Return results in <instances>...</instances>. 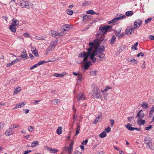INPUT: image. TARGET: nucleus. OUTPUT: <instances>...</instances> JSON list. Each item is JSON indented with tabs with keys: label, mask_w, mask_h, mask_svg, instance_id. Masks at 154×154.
<instances>
[{
	"label": "nucleus",
	"mask_w": 154,
	"mask_h": 154,
	"mask_svg": "<svg viewBox=\"0 0 154 154\" xmlns=\"http://www.w3.org/2000/svg\"><path fill=\"white\" fill-rule=\"evenodd\" d=\"M133 14V11H128L126 12L125 16H131Z\"/></svg>",
	"instance_id": "obj_31"
},
{
	"label": "nucleus",
	"mask_w": 154,
	"mask_h": 154,
	"mask_svg": "<svg viewBox=\"0 0 154 154\" xmlns=\"http://www.w3.org/2000/svg\"><path fill=\"white\" fill-rule=\"evenodd\" d=\"M49 34L50 35H51L55 37L57 36V32L54 30H51Z\"/></svg>",
	"instance_id": "obj_28"
},
{
	"label": "nucleus",
	"mask_w": 154,
	"mask_h": 154,
	"mask_svg": "<svg viewBox=\"0 0 154 154\" xmlns=\"http://www.w3.org/2000/svg\"><path fill=\"white\" fill-rule=\"evenodd\" d=\"M144 55V54L142 52H140L138 53L137 55V57H140V56L142 57H143Z\"/></svg>",
	"instance_id": "obj_58"
},
{
	"label": "nucleus",
	"mask_w": 154,
	"mask_h": 154,
	"mask_svg": "<svg viewBox=\"0 0 154 154\" xmlns=\"http://www.w3.org/2000/svg\"><path fill=\"white\" fill-rule=\"evenodd\" d=\"M63 26H65L64 28L67 29V30L70 27V26L69 25H65Z\"/></svg>",
	"instance_id": "obj_53"
},
{
	"label": "nucleus",
	"mask_w": 154,
	"mask_h": 154,
	"mask_svg": "<svg viewBox=\"0 0 154 154\" xmlns=\"http://www.w3.org/2000/svg\"><path fill=\"white\" fill-rule=\"evenodd\" d=\"M82 79V76L79 74V75H78V82H80L81 81V80Z\"/></svg>",
	"instance_id": "obj_49"
},
{
	"label": "nucleus",
	"mask_w": 154,
	"mask_h": 154,
	"mask_svg": "<svg viewBox=\"0 0 154 154\" xmlns=\"http://www.w3.org/2000/svg\"><path fill=\"white\" fill-rule=\"evenodd\" d=\"M90 94L91 97L94 98H99L101 97L100 91L97 88H95Z\"/></svg>",
	"instance_id": "obj_3"
},
{
	"label": "nucleus",
	"mask_w": 154,
	"mask_h": 154,
	"mask_svg": "<svg viewBox=\"0 0 154 154\" xmlns=\"http://www.w3.org/2000/svg\"><path fill=\"white\" fill-rule=\"evenodd\" d=\"M110 123L111 124V126L112 127L114 124V120H113V119H110Z\"/></svg>",
	"instance_id": "obj_60"
},
{
	"label": "nucleus",
	"mask_w": 154,
	"mask_h": 154,
	"mask_svg": "<svg viewBox=\"0 0 154 154\" xmlns=\"http://www.w3.org/2000/svg\"><path fill=\"white\" fill-rule=\"evenodd\" d=\"M121 29H119V30L116 31V33H115V35L116 36H119V35L120 33Z\"/></svg>",
	"instance_id": "obj_46"
},
{
	"label": "nucleus",
	"mask_w": 154,
	"mask_h": 154,
	"mask_svg": "<svg viewBox=\"0 0 154 154\" xmlns=\"http://www.w3.org/2000/svg\"><path fill=\"white\" fill-rule=\"evenodd\" d=\"M55 45H53L51 42L50 44V46L47 48V51L49 52L52 51L55 48Z\"/></svg>",
	"instance_id": "obj_16"
},
{
	"label": "nucleus",
	"mask_w": 154,
	"mask_h": 154,
	"mask_svg": "<svg viewBox=\"0 0 154 154\" xmlns=\"http://www.w3.org/2000/svg\"><path fill=\"white\" fill-rule=\"evenodd\" d=\"M85 97L83 93H80L78 94V97L77 98V100L78 101H79L81 100H85Z\"/></svg>",
	"instance_id": "obj_12"
},
{
	"label": "nucleus",
	"mask_w": 154,
	"mask_h": 154,
	"mask_svg": "<svg viewBox=\"0 0 154 154\" xmlns=\"http://www.w3.org/2000/svg\"><path fill=\"white\" fill-rule=\"evenodd\" d=\"M149 38L152 40H154V36L152 35H149Z\"/></svg>",
	"instance_id": "obj_64"
},
{
	"label": "nucleus",
	"mask_w": 154,
	"mask_h": 154,
	"mask_svg": "<svg viewBox=\"0 0 154 154\" xmlns=\"http://www.w3.org/2000/svg\"><path fill=\"white\" fill-rule=\"evenodd\" d=\"M35 39L37 40H40L41 39L44 40L45 39L46 37L45 36H43L42 37H39L38 36H35Z\"/></svg>",
	"instance_id": "obj_41"
},
{
	"label": "nucleus",
	"mask_w": 154,
	"mask_h": 154,
	"mask_svg": "<svg viewBox=\"0 0 154 154\" xmlns=\"http://www.w3.org/2000/svg\"><path fill=\"white\" fill-rule=\"evenodd\" d=\"M138 44V43L137 42H136L134 45H133L131 47V48L132 49H134V50H137V47Z\"/></svg>",
	"instance_id": "obj_36"
},
{
	"label": "nucleus",
	"mask_w": 154,
	"mask_h": 154,
	"mask_svg": "<svg viewBox=\"0 0 154 154\" xmlns=\"http://www.w3.org/2000/svg\"><path fill=\"white\" fill-rule=\"evenodd\" d=\"M5 133L6 135H9L11 134L12 133L11 132V131H10L9 128L5 132Z\"/></svg>",
	"instance_id": "obj_44"
},
{
	"label": "nucleus",
	"mask_w": 154,
	"mask_h": 154,
	"mask_svg": "<svg viewBox=\"0 0 154 154\" xmlns=\"http://www.w3.org/2000/svg\"><path fill=\"white\" fill-rule=\"evenodd\" d=\"M118 18H117L116 17H115L114 19H112V20L113 23L117 22L118 21Z\"/></svg>",
	"instance_id": "obj_55"
},
{
	"label": "nucleus",
	"mask_w": 154,
	"mask_h": 154,
	"mask_svg": "<svg viewBox=\"0 0 154 154\" xmlns=\"http://www.w3.org/2000/svg\"><path fill=\"white\" fill-rule=\"evenodd\" d=\"M132 118L134 119V117L133 116L131 117H128L127 118L128 121L129 122H131L132 120Z\"/></svg>",
	"instance_id": "obj_63"
},
{
	"label": "nucleus",
	"mask_w": 154,
	"mask_h": 154,
	"mask_svg": "<svg viewBox=\"0 0 154 154\" xmlns=\"http://www.w3.org/2000/svg\"><path fill=\"white\" fill-rule=\"evenodd\" d=\"M105 130L106 132L109 133L111 131V128L110 127H108L105 129Z\"/></svg>",
	"instance_id": "obj_51"
},
{
	"label": "nucleus",
	"mask_w": 154,
	"mask_h": 154,
	"mask_svg": "<svg viewBox=\"0 0 154 154\" xmlns=\"http://www.w3.org/2000/svg\"><path fill=\"white\" fill-rule=\"evenodd\" d=\"M85 63L84 66V68L85 69H87L89 67V65L88 64L87 61L85 62Z\"/></svg>",
	"instance_id": "obj_37"
},
{
	"label": "nucleus",
	"mask_w": 154,
	"mask_h": 154,
	"mask_svg": "<svg viewBox=\"0 0 154 154\" xmlns=\"http://www.w3.org/2000/svg\"><path fill=\"white\" fill-rule=\"evenodd\" d=\"M33 128L32 127L30 126L28 127V130L29 131L32 132L33 130Z\"/></svg>",
	"instance_id": "obj_62"
},
{
	"label": "nucleus",
	"mask_w": 154,
	"mask_h": 154,
	"mask_svg": "<svg viewBox=\"0 0 154 154\" xmlns=\"http://www.w3.org/2000/svg\"><path fill=\"white\" fill-rule=\"evenodd\" d=\"M130 62L135 64H137V60H136L134 59L132 60H130Z\"/></svg>",
	"instance_id": "obj_52"
},
{
	"label": "nucleus",
	"mask_w": 154,
	"mask_h": 154,
	"mask_svg": "<svg viewBox=\"0 0 154 154\" xmlns=\"http://www.w3.org/2000/svg\"><path fill=\"white\" fill-rule=\"evenodd\" d=\"M152 20V18H148L147 19L145 20V23L146 24L149 23Z\"/></svg>",
	"instance_id": "obj_47"
},
{
	"label": "nucleus",
	"mask_w": 154,
	"mask_h": 154,
	"mask_svg": "<svg viewBox=\"0 0 154 154\" xmlns=\"http://www.w3.org/2000/svg\"><path fill=\"white\" fill-rule=\"evenodd\" d=\"M23 36L25 37H29L30 35L28 33H25L23 34Z\"/></svg>",
	"instance_id": "obj_57"
},
{
	"label": "nucleus",
	"mask_w": 154,
	"mask_h": 154,
	"mask_svg": "<svg viewBox=\"0 0 154 154\" xmlns=\"http://www.w3.org/2000/svg\"><path fill=\"white\" fill-rule=\"evenodd\" d=\"M19 24V21L16 19L14 18L12 20V25L15 26H17Z\"/></svg>",
	"instance_id": "obj_18"
},
{
	"label": "nucleus",
	"mask_w": 154,
	"mask_h": 154,
	"mask_svg": "<svg viewBox=\"0 0 154 154\" xmlns=\"http://www.w3.org/2000/svg\"><path fill=\"white\" fill-rule=\"evenodd\" d=\"M20 60L21 59L20 58H19L18 59H16L15 60L12 61L11 62V65H12L15 64L17 63L20 62Z\"/></svg>",
	"instance_id": "obj_33"
},
{
	"label": "nucleus",
	"mask_w": 154,
	"mask_h": 154,
	"mask_svg": "<svg viewBox=\"0 0 154 154\" xmlns=\"http://www.w3.org/2000/svg\"><path fill=\"white\" fill-rule=\"evenodd\" d=\"M45 149H47L48 150L50 151L51 153H55L58 151V150L56 149L50 148L48 146H45Z\"/></svg>",
	"instance_id": "obj_13"
},
{
	"label": "nucleus",
	"mask_w": 154,
	"mask_h": 154,
	"mask_svg": "<svg viewBox=\"0 0 154 154\" xmlns=\"http://www.w3.org/2000/svg\"><path fill=\"white\" fill-rule=\"evenodd\" d=\"M57 41H58L57 39H56V40H55L53 42H51V43H52V44H53V45H55V47H56V44L57 42Z\"/></svg>",
	"instance_id": "obj_56"
},
{
	"label": "nucleus",
	"mask_w": 154,
	"mask_h": 154,
	"mask_svg": "<svg viewBox=\"0 0 154 154\" xmlns=\"http://www.w3.org/2000/svg\"><path fill=\"white\" fill-rule=\"evenodd\" d=\"M38 145V142L37 141H35L32 142V147H34Z\"/></svg>",
	"instance_id": "obj_34"
},
{
	"label": "nucleus",
	"mask_w": 154,
	"mask_h": 154,
	"mask_svg": "<svg viewBox=\"0 0 154 154\" xmlns=\"http://www.w3.org/2000/svg\"><path fill=\"white\" fill-rule=\"evenodd\" d=\"M98 40L97 41L99 43V44L100 43L101 44H103L106 41V39L104 38V37L103 36H101L100 38V39H98Z\"/></svg>",
	"instance_id": "obj_14"
},
{
	"label": "nucleus",
	"mask_w": 154,
	"mask_h": 154,
	"mask_svg": "<svg viewBox=\"0 0 154 154\" xmlns=\"http://www.w3.org/2000/svg\"><path fill=\"white\" fill-rule=\"evenodd\" d=\"M38 66V65H37V63L34 65L33 66H32L30 68V69L32 70L34 68Z\"/></svg>",
	"instance_id": "obj_61"
},
{
	"label": "nucleus",
	"mask_w": 154,
	"mask_h": 154,
	"mask_svg": "<svg viewBox=\"0 0 154 154\" xmlns=\"http://www.w3.org/2000/svg\"><path fill=\"white\" fill-rule=\"evenodd\" d=\"M86 13L88 14H94L95 12L92 10H90L87 11Z\"/></svg>",
	"instance_id": "obj_39"
},
{
	"label": "nucleus",
	"mask_w": 154,
	"mask_h": 154,
	"mask_svg": "<svg viewBox=\"0 0 154 154\" xmlns=\"http://www.w3.org/2000/svg\"><path fill=\"white\" fill-rule=\"evenodd\" d=\"M152 128V125H150L148 127H145V129L146 130H149L150 129H151Z\"/></svg>",
	"instance_id": "obj_54"
},
{
	"label": "nucleus",
	"mask_w": 154,
	"mask_h": 154,
	"mask_svg": "<svg viewBox=\"0 0 154 154\" xmlns=\"http://www.w3.org/2000/svg\"><path fill=\"white\" fill-rule=\"evenodd\" d=\"M62 127H59L57 130V134L60 135L62 133Z\"/></svg>",
	"instance_id": "obj_27"
},
{
	"label": "nucleus",
	"mask_w": 154,
	"mask_h": 154,
	"mask_svg": "<svg viewBox=\"0 0 154 154\" xmlns=\"http://www.w3.org/2000/svg\"><path fill=\"white\" fill-rule=\"evenodd\" d=\"M53 76L58 77H62L64 76V75L61 74L55 73L53 75Z\"/></svg>",
	"instance_id": "obj_38"
},
{
	"label": "nucleus",
	"mask_w": 154,
	"mask_h": 154,
	"mask_svg": "<svg viewBox=\"0 0 154 154\" xmlns=\"http://www.w3.org/2000/svg\"><path fill=\"white\" fill-rule=\"evenodd\" d=\"M9 29L12 32H16L17 29L15 26L12 25L10 26Z\"/></svg>",
	"instance_id": "obj_21"
},
{
	"label": "nucleus",
	"mask_w": 154,
	"mask_h": 154,
	"mask_svg": "<svg viewBox=\"0 0 154 154\" xmlns=\"http://www.w3.org/2000/svg\"><path fill=\"white\" fill-rule=\"evenodd\" d=\"M53 61H52V60H48V61H45V60L41 61L37 63V65H38V66L40 65L43 64L44 63H47V62H53Z\"/></svg>",
	"instance_id": "obj_23"
},
{
	"label": "nucleus",
	"mask_w": 154,
	"mask_h": 154,
	"mask_svg": "<svg viewBox=\"0 0 154 154\" xmlns=\"http://www.w3.org/2000/svg\"><path fill=\"white\" fill-rule=\"evenodd\" d=\"M112 26L106 25L104 27L100 26L99 27V29L102 32H103V34H105L107 31H110L112 30Z\"/></svg>",
	"instance_id": "obj_7"
},
{
	"label": "nucleus",
	"mask_w": 154,
	"mask_h": 154,
	"mask_svg": "<svg viewBox=\"0 0 154 154\" xmlns=\"http://www.w3.org/2000/svg\"><path fill=\"white\" fill-rule=\"evenodd\" d=\"M125 127L129 130L130 131H131V128H132V127H131V125L130 123H128L127 125H125Z\"/></svg>",
	"instance_id": "obj_40"
},
{
	"label": "nucleus",
	"mask_w": 154,
	"mask_h": 154,
	"mask_svg": "<svg viewBox=\"0 0 154 154\" xmlns=\"http://www.w3.org/2000/svg\"><path fill=\"white\" fill-rule=\"evenodd\" d=\"M15 91L14 92V95L20 91L21 90V88L20 87H19L18 88H14Z\"/></svg>",
	"instance_id": "obj_22"
},
{
	"label": "nucleus",
	"mask_w": 154,
	"mask_h": 154,
	"mask_svg": "<svg viewBox=\"0 0 154 154\" xmlns=\"http://www.w3.org/2000/svg\"><path fill=\"white\" fill-rule=\"evenodd\" d=\"M116 38L115 36H113L112 37L110 40V44L112 45L114 44Z\"/></svg>",
	"instance_id": "obj_32"
},
{
	"label": "nucleus",
	"mask_w": 154,
	"mask_h": 154,
	"mask_svg": "<svg viewBox=\"0 0 154 154\" xmlns=\"http://www.w3.org/2000/svg\"><path fill=\"white\" fill-rule=\"evenodd\" d=\"M67 13L69 15H72L73 13V11L72 10L69 9L67 11Z\"/></svg>",
	"instance_id": "obj_45"
},
{
	"label": "nucleus",
	"mask_w": 154,
	"mask_h": 154,
	"mask_svg": "<svg viewBox=\"0 0 154 154\" xmlns=\"http://www.w3.org/2000/svg\"><path fill=\"white\" fill-rule=\"evenodd\" d=\"M51 102L54 103H56V104L59 103L60 102V100L58 99L53 100H52Z\"/></svg>",
	"instance_id": "obj_43"
},
{
	"label": "nucleus",
	"mask_w": 154,
	"mask_h": 154,
	"mask_svg": "<svg viewBox=\"0 0 154 154\" xmlns=\"http://www.w3.org/2000/svg\"><path fill=\"white\" fill-rule=\"evenodd\" d=\"M144 116V114L142 110L140 111L137 113L136 117L138 119L137 122L138 124H140V122L141 121V120L142 119Z\"/></svg>",
	"instance_id": "obj_8"
},
{
	"label": "nucleus",
	"mask_w": 154,
	"mask_h": 154,
	"mask_svg": "<svg viewBox=\"0 0 154 154\" xmlns=\"http://www.w3.org/2000/svg\"><path fill=\"white\" fill-rule=\"evenodd\" d=\"M77 128L76 130V132L75 134V136H77L78 134L79 133L80 131V125L78 124H77Z\"/></svg>",
	"instance_id": "obj_30"
},
{
	"label": "nucleus",
	"mask_w": 154,
	"mask_h": 154,
	"mask_svg": "<svg viewBox=\"0 0 154 154\" xmlns=\"http://www.w3.org/2000/svg\"><path fill=\"white\" fill-rule=\"evenodd\" d=\"M98 39H95L94 40V42H91L89 43V45L90 47L88 49L87 51H88V53H91L96 49V47H100V44L98 42Z\"/></svg>",
	"instance_id": "obj_2"
},
{
	"label": "nucleus",
	"mask_w": 154,
	"mask_h": 154,
	"mask_svg": "<svg viewBox=\"0 0 154 154\" xmlns=\"http://www.w3.org/2000/svg\"><path fill=\"white\" fill-rule=\"evenodd\" d=\"M71 143L69 144V146L67 147H64V149L68 152L69 154L71 153L72 149L74 140H71Z\"/></svg>",
	"instance_id": "obj_9"
},
{
	"label": "nucleus",
	"mask_w": 154,
	"mask_h": 154,
	"mask_svg": "<svg viewBox=\"0 0 154 154\" xmlns=\"http://www.w3.org/2000/svg\"><path fill=\"white\" fill-rule=\"evenodd\" d=\"M105 49L103 48H100V47H96L91 53L95 55V57L97 58V61H101L105 57V54L103 53Z\"/></svg>",
	"instance_id": "obj_1"
},
{
	"label": "nucleus",
	"mask_w": 154,
	"mask_h": 154,
	"mask_svg": "<svg viewBox=\"0 0 154 154\" xmlns=\"http://www.w3.org/2000/svg\"><path fill=\"white\" fill-rule=\"evenodd\" d=\"M89 56L93 63H94L96 61H97V58L95 57V55L90 53Z\"/></svg>",
	"instance_id": "obj_15"
},
{
	"label": "nucleus",
	"mask_w": 154,
	"mask_h": 154,
	"mask_svg": "<svg viewBox=\"0 0 154 154\" xmlns=\"http://www.w3.org/2000/svg\"><path fill=\"white\" fill-rule=\"evenodd\" d=\"M25 105L24 103L22 102V103H19L17 104L16 106L15 107L14 109H16L17 108H20L22 107L23 106Z\"/></svg>",
	"instance_id": "obj_20"
},
{
	"label": "nucleus",
	"mask_w": 154,
	"mask_h": 154,
	"mask_svg": "<svg viewBox=\"0 0 154 154\" xmlns=\"http://www.w3.org/2000/svg\"><path fill=\"white\" fill-rule=\"evenodd\" d=\"M4 124L3 122H0V130H1L2 128L4 127Z\"/></svg>",
	"instance_id": "obj_59"
},
{
	"label": "nucleus",
	"mask_w": 154,
	"mask_h": 154,
	"mask_svg": "<svg viewBox=\"0 0 154 154\" xmlns=\"http://www.w3.org/2000/svg\"><path fill=\"white\" fill-rule=\"evenodd\" d=\"M99 136L100 138H103L106 136V134L105 132L103 131L99 134Z\"/></svg>",
	"instance_id": "obj_29"
},
{
	"label": "nucleus",
	"mask_w": 154,
	"mask_h": 154,
	"mask_svg": "<svg viewBox=\"0 0 154 154\" xmlns=\"http://www.w3.org/2000/svg\"><path fill=\"white\" fill-rule=\"evenodd\" d=\"M144 143L146 144L147 147L150 148L151 149L153 148V144L152 143V141L151 139L149 137H146L144 139Z\"/></svg>",
	"instance_id": "obj_6"
},
{
	"label": "nucleus",
	"mask_w": 154,
	"mask_h": 154,
	"mask_svg": "<svg viewBox=\"0 0 154 154\" xmlns=\"http://www.w3.org/2000/svg\"><path fill=\"white\" fill-rule=\"evenodd\" d=\"M135 29L134 28H131L130 27H128L125 30V34L128 35H131L132 32Z\"/></svg>",
	"instance_id": "obj_10"
},
{
	"label": "nucleus",
	"mask_w": 154,
	"mask_h": 154,
	"mask_svg": "<svg viewBox=\"0 0 154 154\" xmlns=\"http://www.w3.org/2000/svg\"><path fill=\"white\" fill-rule=\"evenodd\" d=\"M19 1L20 2V4L23 8H30L33 7V5L30 2H26L23 0H19Z\"/></svg>",
	"instance_id": "obj_4"
},
{
	"label": "nucleus",
	"mask_w": 154,
	"mask_h": 154,
	"mask_svg": "<svg viewBox=\"0 0 154 154\" xmlns=\"http://www.w3.org/2000/svg\"><path fill=\"white\" fill-rule=\"evenodd\" d=\"M65 26H63L60 29L61 31L62 32L66 31H67V29L65 28Z\"/></svg>",
	"instance_id": "obj_50"
},
{
	"label": "nucleus",
	"mask_w": 154,
	"mask_h": 154,
	"mask_svg": "<svg viewBox=\"0 0 154 154\" xmlns=\"http://www.w3.org/2000/svg\"><path fill=\"white\" fill-rule=\"evenodd\" d=\"M125 35V34L124 33H122L120 34V35L118 37V39L119 40H120V39H121Z\"/></svg>",
	"instance_id": "obj_48"
},
{
	"label": "nucleus",
	"mask_w": 154,
	"mask_h": 154,
	"mask_svg": "<svg viewBox=\"0 0 154 154\" xmlns=\"http://www.w3.org/2000/svg\"><path fill=\"white\" fill-rule=\"evenodd\" d=\"M142 23V20H137L134 22V28H136L139 27Z\"/></svg>",
	"instance_id": "obj_11"
},
{
	"label": "nucleus",
	"mask_w": 154,
	"mask_h": 154,
	"mask_svg": "<svg viewBox=\"0 0 154 154\" xmlns=\"http://www.w3.org/2000/svg\"><path fill=\"white\" fill-rule=\"evenodd\" d=\"M90 53H88V51L86 52L85 51H83L80 53L79 55V57H84L83 60L84 62H86L88 60V57Z\"/></svg>",
	"instance_id": "obj_5"
},
{
	"label": "nucleus",
	"mask_w": 154,
	"mask_h": 154,
	"mask_svg": "<svg viewBox=\"0 0 154 154\" xmlns=\"http://www.w3.org/2000/svg\"><path fill=\"white\" fill-rule=\"evenodd\" d=\"M17 125L13 124L11 125L9 128L10 131H11L12 129L14 128H17Z\"/></svg>",
	"instance_id": "obj_42"
},
{
	"label": "nucleus",
	"mask_w": 154,
	"mask_h": 154,
	"mask_svg": "<svg viewBox=\"0 0 154 154\" xmlns=\"http://www.w3.org/2000/svg\"><path fill=\"white\" fill-rule=\"evenodd\" d=\"M102 113H101L99 116H97L96 118L95 121L93 122V123L94 124H96L99 121V120H101L102 119Z\"/></svg>",
	"instance_id": "obj_17"
},
{
	"label": "nucleus",
	"mask_w": 154,
	"mask_h": 154,
	"mask_svg": "<svg viewBox=\"0 0 154 154\" xmlns=\"http://www.w3.org/2000/svg\"><path fill=\"white\" fill-rule=\"evenodd\" d=\"M125 17V15L121 14H119L118 17H116V18H118V20H122L124 19Z\"/></svg>",
	"instance_id": "obj_26"
},
{
	"label": "nucleus",
	"mask_w": 154,
	"mask_h": 154,
	"mask_svg": "<svg viewBox=\"0 0 154 154\" xmlns=\"http://www.w3.org/2000/svg\"><path fill=\"white\" fill-rule=\"evenodd\" d=\"M141 106L142 107L145 108H148L147 104L145 102H143L141 104Z\"/></svg>",
	"instance_id": "obj_35"
},
{
	"label": "nucleus",
	"mask_w": 154,
	"mask_h": 154,
	"mask_svg": "<svg viewBox=\"0 0 154 154\" xmlns=\"http://www.w3.org/2000/svg\"><path fill=\"white\" fill-rule=\"evenodd\" d=\"M32 53L34 54V55L36 56V57H38L39 56V55L38 53V51L36 50L35 48H32Z\"/></svg>",
	"instance_id": "obj_19"
},
{
	"label": "nucleus",
	"mask_w": 154,
	"mask_h": 154,
	"mask_svg": "<svg viewBox=\"0 0 154 154\" xmlns=\"http://www.w3.org/2000/svg\"><path fill=\"white\" fill-rule=\"evenodd\" d=\"M90 19L89 15L85 14L83 18V20L84 21H88Z\"/></svg>",
	"instance_id": "obj_25"
},
{
	"label": "nucleus",
	"mask_w": 154,
	"mask_h": 154,
	"mask_svg": "<svg viewBox=\"0 0 154 154\" xmlns=\"http://www.w3.org/2000/svg\"><path fill=\"white\" fill-rule=\"evenodd\" d=\"M20 57L25 59H27L29 58L27 54H21Z\"/></svg>",
	"instance_id": "obj_24"
}]
</instances>
